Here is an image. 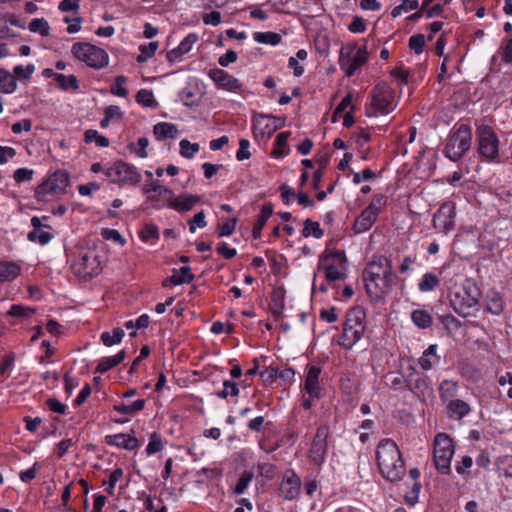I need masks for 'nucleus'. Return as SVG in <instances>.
<instances>
[{
    "label": "nucleus",
    "instance_id": "20",
    "mask_svg": "<svg viewBox=\"0 0 512 512\" xmlns=\"http://www.w3.org/2000/svg\"><path fill=\"white\" fill-rule=\"evenodd\" d=\"M321 369L317 366H309L306 379H305V390L307 393L314 398L321 396L322 389L319 385V377Z\"/></svg>",
    "mask_w": 512,
    "mask_h": 512
},
{
    "label": "nucleus",
    "instance_id": "23",
    "mask_svg": "<svg viewBox=\"0 0 512 512\" xmlns=\"http://www.w3.org/2000/svg\"><path fill=\"white\" fill-rule=\"evenodd\" d=\"M200 201V197L191 194H182L178 197L173 196L172 202H170V208L185 212L193 208V206Z\"/></svg>",
    "mask_w": 512,
    "mask_h": 512
},
{
    "label": "nucleus",
    "instance_id": "54",
    "mask_svg": "<svg viewBox=\"0 0 512 512\" xmlns=\"http://www.w3.org/2000/svg\"><path fill=\"white\" fill-rule=\"evenodd\" d=\"M136 101L145 107H154L157 105L153 92L148 89H141L136 95Z\"/></svg>",
    "mask_w": 512,
    "mask_h": 512
},
{
    "label": "nucleus",
    "instance_id": "49",
    "mask_svg": "<svg viewBox=\"0 0 512 512\" xmlns=\"http://www.w3.org/2000/svg\"><path fill=\"white\" fill-rule=\"evenodd\" d=\"M29 30L33 33H39L42 36H48L50 26L44 18H34L28 26Z\"/></svg>",
    "mask_w": 512,
    "mask_h": 512
},
{
    "label": "nucleus",
    "instance_id": "42",
    "mask_svg": "<svg viewBox=\"0 0 512 512\" xmlns=\"http://www.w3.org/2000/svg\"><path fill=\"white\" fill-rule=\"evenodd\" d=\"M439 284L440 279L438 278V276L435 275L434 273L428 272L422 276L418 284V288L421 292H429L436 289L439 286Z\"/></svg>",
    "mask_w": 512,
    "mask_h": 512
},
{
    "label": "nucleus",
    "instance_id": "36",
    "mask_svg": "<svg viewBox=\"0 0 512 512\" xmlns=\"http://www.w3.org/2000/svg\"><path fill=\"white\" fill-rule=\"evenodd\" d=\"M17 89L16 78L7 70L0 68V92L13 93Z\"/></svg>",
    "mask_w": 512,
    "mask_h": 512
},
{
    "label": "nucleus",
    "instance_id": "57",
    "mask_svg": "<svg viewBox=\"0 0 512 512\" xmlns=\"http://www.w3.org/2000/svg\"><path fill=\"white\" fill-rule=\"evenodd\" d=\"M163 449V443L161 436L157 433H153L150 436L149 443L146 447V453L148 455L155 454Z\"/></svg>",
    "mask_w": 512,
    "mask_h": 512
},
{
    "label": "nucleus",
    "instance_id": "58",
    "mask_svg": "<svg viewBox=\"0 0 512 512\" xmlns=\"http://www.w3.org/2000/svg\"><path fill=\"white\" fill-rule=\"evenodd\" d=\"M253 479V474L251 472L245 471L240 478L234 488V493L237 495H241L249 486L250 482Z\"/></svg>",
    "mask_w": 512,
    "mask_h": 512
},
{
    "label": "nucleus",
    "instance_id": "52",
    "mask_svg": "<svg viewBox=\"0 0 512 512\" xmlns=\"http://www.w3.org/2000/svg\"><path fill=\"white\" fill-rule=\"evenodd\" d=\"M149 145V139L147 137H140L137 143H131L128 145V148L134 152L140 158H146L148 153L146 148Z\"/></svg>",
    "mask_w": 512,
    "mask_h": 512
},
{
    "label": "nucleus",
    "instance_id": "11",
    "mask_svg": "<svg viewBox=\"0 0 512 512\" xmlns=\"http://www.w3.org/2000/svg\"><path fill=\"white\" fill-rule=\"evenodd\" d=\"M105 175L110 182L122 185H137L141 181L137 168L121 160L108 167Z\"/></svg>",
    "mask_w": 512,
    "mask_h": 512
},
{
    "label": "nucleus",
    "instance_id": "5",
    "mask_svg": "<svg viewBox=\"0 0 512 512\" xmlns=\"http://www.w3.org/2000/svg\"><path fill=\"white\" fill-rule=\"evenodd\" d=\"M477 153L485 162H499L500 140L489 125H478L475 132Z\"/></svg>",
    "mask_w": 512,
    "mask_h": 512
},
{
    "label": "nucleus",
    "instance_id": "27",
    "mask_svg": "<svg viewBox=\"0 0 512 512\" xmlns=\"http://www.w3.org/2000/svg\"><path fill=\"white\" fill-rule=\"evenodd\" d=\"M21 271L20 265L12 261H0V283L14 280Z\"/></svg>",
    "mask_w": 512,
    "mask_h": 512
},
{
    "label": "nucleus",
    "instance_id": "59",
    "mask_svg": "<svg viewBox=\"0 0 512 512\" xmlns=\"http://www.w3.org/2000/svg\"><path fill=\"white\" fill-rule=\"evenodd\" d=\"M387 204V197L382 194H378L374 196L370 204L366 207L367 209H370L372 212H375V214L378 216L379 213L383 210V208Z\"/></svg>",
    "mask_w": 512,
    "mask_h": 512
},
{
    "label": "nucleus",
    "instance_id": "56",
    "mask_svg": "<svg viewBox=\"0 0 512 512\" xmlns=\"http://www.w3.org/2000/svg\"><path fill=\"white\" fill-rule=\"evenodd\" d=\"M158 48V42H150L148 45H141L139 50L141 54L137 57V61L139 63H143L147 61V59L151 58Z\"/></svg>",
    "mask_w": 512,
    "mask_h": 512
},
{
    "label": "nucleus",
    "instance_id": "26",
    "mask_svg": "<svg viewBox=\"0 0 512 512\" xmlns=\"http://www.w3.org/2000/svg\"><path fill=\"white\" fill-rule=\"evenodd\" d=\"M173 196L174 193L171 189L161 186L156 193L148 196V201H150L155 208H162L166 205L170 207V202H172Z\"/></svg>",
    "mask_w": 512,
    "mask_h": 512
},
{
    "label": "nucleus",
    "instance_id": "48",
    "mask_svg": "<svg viewBox=\"0 0 512 512\" xmlns=\"http://www.w3.org/2000/svg\"><path fill=\"white\" fill-rule=\"evenodd\" d=\"M239 388L237 384L231 380H224L222 389L215 392L216 396L226 399L229 396H238Z\"/></svg>",
    "mask_w": 512,
    "mask_h": 512
},
{
    "label": "nucleus",
    "instance_id": "12",
    "mask_svg": "<svg viewBox=\"0 0 512 512\" xmlns=\"http://www.w3.org/2000/svg\"><path fill=\"white\" fill-rule=\"evenodd\" d=\"M69 183V174L66 171L58 170L36 188V197L41 201H45L48 195L58 196L64 194Z\"/></svg>",
    "mask_w": 512,
    "mask_h": 512
},
{
    "label": "nucleus",
    "instance_id": "1",
    "mask_svg": "<svg viewBox=\"0 0 512 512\" xmlns=\"http://www.w3.org/2000/svg\"><path fill=\"white\" fill-rule=\"evenodd\" d=\"M396 279L391 261L382 255L374 257L363 272L367 294L376 299L387 293Z\"/></svg>",
    "mask_w": 512,
    "mask_h": 512
},
{
    "label": "nucleus",
    "instance_id": "14",
    "mask_svg": "<svg viewBox=\"0 0 512 512\" xmlns=\"http://www.w3.org/2000/svg\"><path fill=\"white\" fill-rule=\"evenodd\" d=\"M455 206L451 202L444 203L434 214V228L440 232L448 233L454 228Z\"/></svg>",
    "mask_w": 512,
    "mask_h": 512
},
{
    "label": "nucleus",
    "instance_id": "44",
    "mask_svg": "<svg viewBox=\"0 0 512 512\" xmlns=\"http://www.w3.org/2000/svg\"><path fill=\"white\" fill-rule=\"evenodd\" d=\"M496 466L500 476L512 478V455L498 457L496 460Z\"/></svg>",
    "mask_w": 512,
    "mask_h": 512
},
{
    "label": "nucleus",
    "instance_id": "28",
    "mask_svg": "<svg viewBox=\"0 0 512 512\" xmlns=\"http://www.w3.org/2000/svg\"><path fill=\"white\" fill-rule=\"evenodd\" d=\"M419 365L423 370H430L432 367L439 362V356L437 355V345H430L419 358Z\"/></svg>",
    "mask_w": 512,
    "mask_h": 512
},
{
    "label": "nucleus",
    "instance_id": "33",
    "mask_svg": "<svg viewBox=\"0 0 512 512\" xmlns=\"http://www.w3.org/2000/svg\"><path fill=\"white\" fill-rule=\"evenodd\" d=\"M272 213H273L272 206H270V205L263 206V208L261 209V212L258 215V218L253 226V230H252L253 237L255 239H259L261 237V231H262L263 227L266 225L267 220L270 218Z\"/></svg>",
    "mask_w": 512,
    "mask_h": 512
},
{
    "label": "nucleus",
    "instance_id": "2",
    "mask_svg": "<svg viewBox=\"0 0 512 512\" xmlns=\"http://www.w3.org/2000/svg\"><path fill=\"white\" fill-rule=\"evenodd\" d=\"M376 460L381 474L389 481H398L405 473L401 452L392 439L384 438L379 442Z\"/></svg>",
    "mask_w": 512,
    "mask_h": 512
},
{
    "label": "nucleus",
    "instance_id": "62",
    "mask_svg": "<svg viewBox=\"0 0 512 512\" xmlns=\"http://www.w3.org/2000/svg\"><path fill=\"white\" fill-rule=\"evenodd\" d=\"M35 311V308L14 304L11 306L10 310L8 311V314L13 317H26L27 315L32 314Z\"/></svg>",
    "mask_w": 512,
    "mask_h": 512
},
{
    "label": "nucleus",
    "instance_id": "38",
    "mask_svg": "<svg viewBox=\"0 0 512 512\" xmlns=\"http://www.w3.org/2000/svg\"><path fill=\"white\" fill-rule=\"evenodd\" d=\"M284 298V290L282 288H277L273 291L269 306L275 317H279L284 310Z\"/></svg>",
    "mask_w": 512,
    "mask_h": 512
},
{
    "label": "nucleus",
    "instance_id": "63",
    "mask_svg": "<svg viewBox=\"0 0 512 512\" xmlns=\"http://www.w3.org/2000/svg\"><path fill=\"white\" fill-rule=\"evenodd\" d=\"M205 218L206 217L204 211L196 213L194 217L189 221L190 232L194 233L197 227L204 228L207 225Z\"/></svg>",
    "mask_w": 512,
    "mask_h": 512
},
{
    "label": "nucleus",
    "instance_id": "64",
    "mask_svg": "<svg viewBox=\"0 0 512 512\" xmlns=\"http://www.w3.org/2000/svg\"><path fill=\"white\" fill-rule=\"evenodd\" d=\"M34 69L35 68H34L33 64H29L26 67H24L22 65H17L13 69V73H14L13 76L15 78L18 77L21 79H29L34 72Z\"/></svg>",
    "mask_w": 512,
    "mask_h": 512
},
{
    "label": "nucleus",
    "instance_id": "39",
    "mask_svg": "<svg viewBox=\"0 0 512 512\" xmlns=\"http://www.w3.org/2000/svg\"><path fill=\"white\" fill-rule=\"evenodd\" d=\"M411 318L413 323L421 329L430 327L433 322L432 315L428 311L422 309L414 310L411 314Z\"/></svg>",
    "mask_w": 512,
    "mask_h": 512
},
{
    "label": "nucleus",
    "instance_id": "45",
    "mask_svg": "<svg viewBox=\"0 0 512 512\" xmlns=\"http://www.w3.org/2000/svg\"><path fill=\"white\" fill-rule=\"evenodd\" d=\"M302 235L304 237L313 236L316 239H320L323 237L324 231L321 229L320 224L318 222H314L310 219H306L304 222Z\"/></svg>",
    "mask_w": 512,
    "mask_h": 512
},
{
    "label": "nucleus",
    "instance_id": "35",
    "mask_svg": "<svg viewBox=\"0 0 512 512\" xmlns=\"http://www.w3.org/2000/svg\"><path fill=\"white\" fill-rule=\"evenodd\" d=\"M329 256H321L319 260V266L318 269H324L325 277L328 281H337V280H343L345 278V273L343 271H340L335 265L329 264L324 265L323 262L328 258Z\"/></svg>",
    "mask_w": 512,
    "mask_h": 512
},
{
    "label": "nucleus",
    "instance_id": "40",
    "mask_svg": "<svg viewBox=\"0 0 512 512\" xmlns=\"http://www.w3.org/2000/svg\"><path fill=\"white\" fill-rule=\"evenodd\" d=\"M409 476L414 481L411 489L410 495L405 496L406 502L410 504H414L418 500L419 492L421 489V484L418 482L420 477V471L418 468H412L409 471Z\"/></svg>",
    "mask_w": 512,
    "mask_h": 512
},
{
    "label": "nucleus",
    "instance_id": "37",
    "mask_svg": "<svg viewBox=\"0 0 512 512\" xmlns=\"http://www.w3.org/2000/svg\"><path fill=\"white\" fill-rule=\"evenodd\" d=\"M145 399H138L134 401L132 404H124V403H118L113 406L114 411L126 414V415H134L137 412L141 411L145 407Z\"/></svg>",
    "mask_w": 512,
    "mask_h": 512
},
{
    "label": "nucleus",
    "instance_id": "55",
    "mask_svg": "<svg viewBox=\"0 0 512 512\" xmlns=\"http://www.w3.org/2000/svg\"><path fill=\"white\" fill-rule=\"evenodd\" d=\"M418 6L419 3L417 0H402L400 5L393 8L391 15L394 18H397L402 14L403 11L407 12L409 10H416Z\"/></svg>",
    "mask_w": 512,
    "mask_h": 512
},
{
    "label": "nucleus",
    "instance_id": "25",
    "mask_svg": "<svg viewBox=\"0 0 512 512\" xmlns=\"http://www.w3.org/2000/svg\"><path fill=\"white\" fill-rule=\"evenodd\" d=\"M31 225L33 226V230L30 231L27 235V237L30 241L38 242L41 245H45L51 240V238H52L51 234L49 232L43 231L41 229L42 223H41L40 218L34 216L31 219Z\"/></svg>",
    "mask_w": 512,
    "mask_h": 512
},
{
    "label": "nucleus",
    "instance_id": "41",
    "mask_svg": "<svg viewBox=\"0 0 512 512\" xmlns=\"http://www.w3.org/2000/svg\"><path fill=\"white\" fill-rule=\"evenodd\" d=\"M54 79L63 90H74L79 88V82L74 75L54 74Z\"/></svg>",
    "mask_w": 512,
    "mask_h": 512
},
{
    "label": "nucleus",
    "instance_id": "60",
    "mask_svg": "<svg viewBox=\"0 0 512 512\" xmlns=\"http://www.w3.org/2000/svg\"><path fill=\"white\" fill-rule=\"evenodd\" d=\"M126 81L127 79L125 76H117L115 83L111 87V92L119 97H126L128 95V90L124 87Z\"/></svg>",
    "mask_w": 512,
    "mask_h": 512
},
{
    "label": "nucleus",
    "instance_id": "43",
    "mask_svg": "<svg viewBox=\"0 0 512 512\" xmlns=\"http://www.w3.org/2000/svg\"><path fill=\"white\" fill-rule=\"evenodd\" d=\"M253 38L256 42L261 44L277 45L281 42L282 37L276 32H255Z\"/></svg>",
    "mask_w": 512,
    "mask_h": 512
},
{
    "label": "nucleus",
    "instance_id": "32",
    "mask_svg": "<svg viewBox=\"0 0 512 512\" xmlns=\"http://www.w3.org/2000/svg\"><path fill=\"white\" fill-rule=\"evenodd\" d=\"M458 383L450 380H443L439 386V395L443 403L453 400L458 391Z\"/></svg>",
    "mask_w": 512,
    "mask_h": 512
},
{
    "label": "nucleus",
    "instance_id": "10",
    "mask_svg": "<svg viewBox=\"0 0 512 512\" xmlns=\"http://www.w3.org/2000/svg\"><path fill=\"white\" fill-rule=\"evenodd\" d=\"M71 52L78 60L94 69L104 68L109 62V56L105 50L89 43H75Z\"/></svg>",
    "mask_w": 512,
    "mask_h": 512
},
{
    "label": "nucleus",
    "instance_id": "6",
    "mask_svg": "<svg viewBox=\"0 0 512 512\" xmlns=\"http://www.w3.org/2000/svg\"><path fill=\"white\" fill-rule=\"evenodd\" d=\"M396 106L394 90L387 83L382 82L371 91V102L366 107L365 115L367 117L387 115L394 111Z\"/></svg>",
    "mask_w": 512,
    "mask_h": 512
},
{
    "label": "nucleus",
    "instance_id": "31",
    "mask_svg": "<svg viewBox=\"0 0 512 512\" xmlns=\"http://www.w3.org/2000/svg\"><path fill=\"white\" fill-rule=\"evenodd\" d=\"M153 133L158 140H164L166 138H174L178 133V129L175 124L160 122L154 126Z\"/></svg>",
    "mask_w": 512,
    "mask_h": 512
},
{
    "label": "nucleus",
    "instance_id": "24",
    "mask_svg": "<svg viewBox=\"0 0 512 512\" xmlns=\"http://www.w3.org/2000/svg\"><path fill=\"white\" fill-rule=\"evenodd\" d=\"M377 215L375 212H372L370 209L365 208L360 216L357 217L353 230L355 233H363L368 231L377 219Z\"/></svg>",
    "mask_w": 512,
    "mask_h": 512
},
{
    "label": "nucleus",
    "instance_id": "3",
    "mask_svg": "<svg viewBox=\"0 0 512 512\" xmlns=\"http://www.w3.org/2000/svg\"><path fill=\"white\" fill-rule=\"evenodd\" d=\"M481 298V291L472 279H466L461 285L455 286L450 293V305L462 317L471 315Z\"/></svg>",
    "mask_w": 512,
    "mask_h": 512
},
{
    "label": "nucleus",
    "instance_id": "18",
    "mask_svg": "<svg viewBox=\"0 0 512 512\" xmlns=\"http://www.w3.org/2000/svg\"><path fill=\"white\" fill-rule=\"evenodd\" d=\"M198 36L196 34H188L180 44L166 53V58L171 64H175L182 60V57L187 54L197 42Z\"/></svg>",
    "mask_w": 512,
    "mask_h": 512
},
{
    "label": "nucleus",
    "instance_id": "9",
    "mask_svg": "<svg viewBox=\"0 0 512 512\" xmlns=\"http://www.w3.org/2000/svg\"><path fill=\"white\" fill-rule=\"evenodd\" d=\"M454 455L452 439L446 433H438L434 439L433 459L436 469L444 475L451 472V459Z\"/></svg>",
    "mask_w": 512,
    "mask_h": 512
},
{
    "label": "nucleus",
    "instance_id": "34",
    "mask_svg": "<svg viewBox=\"0 0 512 512\" xmlns=\"http://www.w3.org/2000/svg\"><path fill=\"white\" fill-rule=\"evenodd\" d=\"M194 279L193 274L189 266H183L180 270H173V274L169 277V281L173 285H181L184 283H190Z\"/></svg>",
    "mask_w": 512,
    "mask_h": 512
},
{
    "label": "nucleus",
    "instance_id": "17",
    "mask_svg": "<svg viewBox=\"0 0 512 512\" xmlns=\"http://www.w3.org/2000/svg\"><path fill=\"white\" fill-rule=\"evenodd\" d=\"M209 76L219 87L226 90L235 92L242 88V83L237 78L222 69L210 70Z\"/></svg>",
    "mask_w": 512,
    "mask_h": 512
},
{
    "label": "nucleus",
    "instance_id": "4",
    "mask_svg": "<svg viewBox=\"0 0 512 512\" xmlns=\"http://www.w3.org/2000/svg\"><path fill=\"white\" fill-rule=\"evenodd\" d=\"M368 55L367 38L363 39L362 45H359L356 41L347 42L339 51L338 63L345 75L351 77L367 63Z\"/></svg>",
    "mask_w": 512,
    "mask_h": 512
},
{
    "label": "nucleus",
    "instance_id": "47",
    "mask_svg": "<svg viewBox=\"0 0 512 512\" xmlns=\"http://www.w3.org/2000/svg\"><path fill=\"white\" fill-rule=\"evenodd\" d=\"M124 335V330L118 327L113 329L112 334L109 332H103L101 334V340L105 346L110 347L114 344L120 343Z\"/></svg>",
    "mask_w": 512,
    "mask_h": 512
},
{
    "label": "nucleus",
    "instance_id": "29",
    "mask_svg": "<svg viewBox=\"0 0 512 512\" xmlns=\"http://www.w3.org/2000/svg\"><path fill=\"white\" fill-rule=\"evenodd\" d=\"M486 310L493 315H500L504 310V301L497 291H489L486 296Z\"/></svg>",
    "mask_w": 512,
    "mask_h": 512
},
{
    "label": "nucleus",
    "instance_id": "7",
    "mask_svg": "<svg viewBox=\"0 0 512 512\" xmlns=\"http://www.w3.org/2000/svg\"><path fill=\"white\" fill-rule=\"evenodd\" d=\"M365 331V312L360 307L350 309L346 314L343 334L339 344L345 349H351L362 337Z\"/></svg>",
    "mask_w": 512,
    "mask_h": 512
},
{
    "label": "nucleus",
    "instance_id": "19",
    "mask_svg": "<svg viewBox=\"0 0 512 512\" xmlns=\"http://www.w3.org/2000/svg\"><path fill=\"white\" fill-rule=\"evenodd\" d=\"M253 130L256 137L270 138L277 131V126L271 123L269 115L255 114L253 117Z\"/></svg>",
    "mask_w": 512,
    "mask_h": 512
},
{
    "label": "nucleus",
    "instance_id": "30",
    "mask_svg": "<svg viewBox=\"0 0 512 512\" xmlns=\"http://www.w3.org/2000/svg\"><path fill=\"white\" fill-rule=\"evenodd\" d=\"M124 358H125L124 350L119 351L114 356L104 357L99 361L95 372L103 374V373L107 372L108 370L112 369L113 367L117 366L118 364H120L124 360Z\"/></svg>",
    "mask_w": 512,
    "mask_h": 512
},
{
    "label": "nucleus",
    "instance_id": "46",
    "mask_svg": "<svg viewBox=\"0 0 512 512\" xmlns=\"http://www.w3.org/2000/svg\"><path fill=\"white\" fill-rule=\"evenodd\" d=\"M290 136V132H281L277 135L275 140V148L273 150V155L276 157H281L287 155V140Z\"/></svg>",
    "mask_w": 512,
    "mask_h": 512
},
{
    "label": "nucleus",
    "instance_id": "22",
    "mask_svg": "<svg viewBox=\"0 0 512 512\" xmlns=\"http://www.w3.org/2000/svg\"><path fill=\"white\" fill-rule=\"evenodd\" d=\"M448 416L452 419L460 420L471 411L470 405L461 399H453L446 403Z\"/></svg>",
    "mask_w": 512,
    "mask_h": 512
},
{
    "label": "nucleus",
    "instance_id": "53",
    "mask_svg": "<svg viewBox=\"0 0 512 512\" xmlns=\"http://www.w3.org/2000/svg\"><path fill=\"white\" fill-rule=\"evenodd\" d=\"M93 141L99 147H108L109 146L108 138L99 134L96 130L89 129L85 132V142L92 143Z\"/></svg>",
    "mask_w": 512,
    "mask_h": 512
},
{
    "label": "nucleus",
    "instance_id": "8",
    "mask_svg": "<svg viewBox=\"0 0 512 512\" xmlns=\"http://www.w3.org/2000/svg\"><path fill=\"white\" fill-rule=\"evenodd\" d=\"M472 142L471 128L461 124L449 135L444 148V153L451 161L457 162L470 149Z\"/></svg>",
    "mask_w": 512,
    "mask_h": 512
},
{
    "label": "nucleus",
    "instance_id": "21",
    "mask_svg": "<svg viewBox=\"0 0 512 512\" xmlns=\"http://www.w3.org/2000/svg\"><path fill=\"white\" fill-rule=\"evenodd\" d=\"M106 443L126 450H134L138 447V440L131 435L119 433L106 436Z\"/></svg>",
    "mask_w": 512,
    "mask_h": 512
},
{
    "label": "nucleus",
    "instance_id": "61",
    "mask_svg": "<svg viewBox=\"0 0 512 512\" xmlns=\"http://www.w3.org/2000/svg\"><path fill=\"white\" fill-rule=\"evenodd\" d=\"M425 46V37L423 34H416L410 37L409 39V47L416 54H420L423 52Z\"/></svg>",
    "mask_w": 512,
    "mask_h": 512
},
{
    "label": "nucleus",
    "instance_id": "16",
    "mask_svg": "<svg viewBox=\"0 0 512 512\" xmlns=\"http://www.w3.org/2000/svg\"><path fill=\"white\" fill-rule=\"evenodd\" d=\"M301 487L300 477L294 470L285 471L282 482L280 484V494L285 500H293L299 496Z\"/></svg>",
    "mask_w": 512,
    "mask_h": 512
},
{
    "label": "nucleus",
    "instance_id": "50",
    "mask_svg": "<svg viewBox=\"0 0 512 512\" xmlns=\"http://www.w3.org/2000/svg\"><path fill=\"white\" fill-rule=\"evenodd\" d=\"M159 236L158 227L152 223L145 224L139 231V238L143 242H148L150 239L158 240Z\"/></svg>",
    "mask_w": 512,
    "mask_h": 512
},
{
    "label": "nucleus",
    "instance_id": "13",
    "mask_svg": "<svg viewBox=\"0 0 512 512\" xmlns=\"http://www.w3.org/2000/svg\"><path fill=\"white\" fill-rule=\"evenodd\" d=\"M71 268L77 277L87 279L100 273L101 264L95 251H81Z\"/></svg>",
    "mask_w": 512,
    "mask_h": 512
},
{
    "label": "nucleus",
    "instance_id": "51",
    "mask_svg": "<svg viewBox=\"0 0 512 512\" xmlns=\"http://www.w3.org/2000/svg\"><path fill=\"white\" fill-rule=\"evenodd\" d=\"M180 155L184 158L191 159L199 151L200 146L198 143H191L186 139H183L179 143Z\"/></svg>",
    "mask_w": 512,
    "mask_h": 512
},
{
    "label": "nucleus",
    "instance_id": "15",
    "mask_svg": "<svg viewBox=\"0 0 512 512\" xmlns=\"http://www.w3.org/2000/svg\"><path fill=\"white\" fill-rule=\"evenodd\" d=\"M329 436V427L322 425L317 429L310 449V459L317 465H320L327 452V438Z\"/></svg>",
    "mask_w": 512,
    "mask_h": 512
}]
</instances>
